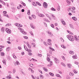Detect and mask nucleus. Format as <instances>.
Returning <instances> with one entry per match:
<instances>
[{"label":"nucleus","instance_id":"3","mask_svg":"<svg viewBox=\"0 0 79 79\" xmlns=\"http://www.w3.org/2000/svg\"><path fill=\"white\" fill-rule=\"evenodd\" d=\"M54 60L56 63H58L60 62V60H59L57 59V58H55Z\"/></svg>","mask_w":79,"mask_h":79},{"label":"nucleus","instance_id":"56","mask_svg":"<svg viewBox=\"0 0 79 79\" xmlns=\"http://www.w3.org/2000/svg\"><path fill=\"white\" fill-rule=\"evenodd\" d=\"M22 12H24V9H23L21 10Z\"/></svg>","mask_w":79,"mask_h":79},{"label":"nucleus","instance_id":"63","mask_svg":"<svg viewBox=\"0 0 79 79\" xmlns=\"http://www.w3.org/2000/svg\"><path fill=\"white\" fill-rule=\"evenodd\" d=\"M7 43H8V44H10V41H7Z\"/></svg>","mask_w":79,"mask_h":79},{"label":"nucleus","instance_id":"37","mask_svg":"<svg viewBox=\"0 0 79 79\" xmlns=\"http://www.w3.org/2000/svg\"><path fill=\"white\" fill-rule=\"evenodd\" d=\"M58 8H57V10H58V11H60V6H59L58 7Z\"/></svg>","mask_w":79,"mask_h":79},{"label":"nucleus","instance_id":"47","mask_svg":"<svg viewBox=\"0 0 79 79\" xmlns=\"http://www.w3.org/2000/svg\"><path fill=\"white\" fill-rule=\"evenodd\" d=\"M47 58H48L47 60H48V61H50V59L48 57H47Z\"/></svg>","mask_w":79,"mask_h":79},{"label":"nucleus","instance_id":"25","mask_svg":"<svg viewBox=\"0 0 79 79\" xmlns=\"http://www.w3.org/2000/svg\"><path fill=\"white\" fill-rule=\"evenodd\" d=\"M66 2L69 4H71V2L68 1V0H66Z\"/></svg>","mask_w":79,"mask_h":79},{"label":"nucleus","instance_id":"23","mask_svg":"<svg viewBox=\"0 0 79 79\" xmlns=\"http://www.w3.org/2000/svg\"><path fill=\"white\" fill-rule=\"evenodd\" d=\"M51 10L52 11H56V9H55L54 8L52 7L51 8Z\"/></svg>","mask_w":79,"mask_h":79},{"label":"nucleus","instance_id":"11","mask_svg":"<svg viewBox=\"0 0 79 79\" xmlns=\"http://www.w3.org/2000/svg\"><path fill=\"white\" fill-rule=\"evenodd\" d=\"M6 51H10V47H7V48L6 49Z\"/></svg>","mask_w":79,"mask_h":79},{"label":"nucleus","instance_id":"48","mask_svg":"<svg viewBox=\"0 0 79 79\" xmlns=\"http://www.w3.org/2000/svg\"><path fill=\"white\" fill-rule=\"evenodd\" d=\"M8 28H6L5 31H6V32H7V31H8Z\"/></svg>","mask_w":79,"mask_h":79},{"label":"nucleus","instance_id":"41","mask_svg":"<svg viewBox=\"0 0 79 79\" xmlns=\"http://www.w3.org/2000/svg\"><path fill=\"white\" fill-rule=\"evenodd\" d=\"M9 79H10L11 78V74H9L8 76Z\"/></svg>","mask_w":79,"mask_h":79},{"label":"nucleus","instance_id":"6","mask_svg":"<svg viewBox=\"0 0 79 79\" xmlns=\"http://www.w3.org/2000/svg\"><path fill=\"white\" fill-rule=\"evenodd\" d=\"M7 32L8 34H10L11 32V30L8 29V30L7 31Z\"/></svg>","mask_w":79,"mask_h":79},{"label":"nucleus","instance_id":"31","mask_svg":"<svg viewBox=\"0 0 79 79\" xmlns=\"http://www.w3.org/2000/svg\"><path fill=\"white\" fill-rule=\"evenodd\" d=\"M73 59H76V56H73Z\"/></svg>","mask_w":79,"mask_h":79},{"label":"nucleus","instance_id":"13","mask_svg":"<svg viewBox=\"0 0 79 79\" xmlns=\"http://www.w3.org/2000/svg\"><path fill=\"white\" fill-rule=\"evenodd\" d=\"M67 66L69 68H71V64H68L67 65Z\"/></svg>","mask_w":79,"mask_h":79},{"label":"nucleus","instance_id":"60","mask_svg":"<svg viewBox=\"0 0 79 79\" xmlns=\"http://www.w3.org/2000/svg\"><path fill=\"white\" fill-rule=\"evenodd\" d=\"M52 61H50V65H52Z\"/></svg>","mask_w":79,"mask_h":79},{"label":"nucleus","instance_id":"16","mask_svg":"<svg viewBox=\"0 0 79 79\" xmlns=\"http://www.w3.org/2000/svg\"><path fill=\"white\" fill-rule=\"evenodd\" d=\"M74 52H73V51H70L69 52V53L70 54H74Z\"/></svg>","mask_w":79,"mask_h":79},{"label":"nucleus","instance_id":"50","mask_svg":"<svg viewBox=\"0 0 79 79\" xmlns=\"http://www.w3.org/2000/svg\"><path fill=\"white\" fill-rule=\"evenodd\" d=\"M31 50L29 49V50H28V51H27V52H31Z\"/></svg>","mask_w":79,"mask_h":79},{"label":"nucleus","instance_id":"59","mask_svg":"<svg viewBox=\"0 0 79 79\" xmlns=\"http://www.w3.org/2000/svg\"><path fill=\"white\" fill-rule=\"evenodd\" d=\"M8 60L9 61H10V57H8Z\"/></svg>","mask_w":79,"mask_h":79},{"label":"nucleus","instance_id":"26","mask_svg":"<svg viewBox=\"0 0 79 79\" xmlns=\"http://www.w3.org/2000/svg\"><path fill=\"white\" fill-rule=\"evenodd\" d=\"M2 62L4 64H6V61L5 60H2Z\"/></svg>","mask_w":79,"mask_h":79},{"label":"nucleus","instance_id":"58","mask_svg":"<svg viewBox=\"0 0 79 79\" xmlns=\"http://www.w3.org/2000/svg\"><path fill=\"white\" fill-rule=\"evenodd\" d=\"M19 6L21 7V8H23V6L19 4Z\"/></svg>","mask_w":79,"mask_h":79},{"label":"nucleus","instance_id":"49","mask_svg":"<svg viewBox=\"0 0 79 79\" xmlns=\"http://www.w3.org/2000/svg\"><path fill=\"white\" fill-rule=\"evenodd\" d=\"M3 14H5H5H6V11H4L3 12Z\"/></svg>","mask_w":79,"mask_h":79},{"label":"nucleus","instance_id":"53","mask_svg":"<svg viewBox=\"0 0 79 79\" xmlns=\"http://www.w3.org/2000/svg\"><path fill=\"white\" fill-rule=\"evenodd\" d=\"M18 48L19 50H21V47H18Z\"/></svg>","mask_w":79,"mask_h":79},{"label":"nucleus","instance_id":"20","mask_svg":"<svg viewBox=\"0 0 79 79\" xmlns=\"http://www.w3.org/2000/svg\"><path fill=\"white\" fill-rule=\"evenodd\" d=\"M43 69H44L45 71H46V72H47V71H48V69H46L44 67L43 68Z\"/></svg>","mask_w":79,"mask_h":79},{"label":"nucleus","instance_id":"54","mask_svg":"<svg viewBox=\"0 0 79 79\" xmlns=\"http://www.w3.org/2000/svg\"><path fill=\"white\" fill-rule=\"evenodd\" d=\"M75 64H79V63L77 62H75Z\"/></svg>","mask_w":79,"mask_h":79},{"label":"nucleus","instance_id":"32","mask_svg":"<svg viewBox=\"0 0 79 79\" xmlns=\"http://www.w3.org/2000/svg\"><path fill=\"white\" fill-rule=\"evenodd\" d=\"M69 75H70V76H73V75H74V74L73 73H69Z\"/></svg>","mask_w":79,"mask_h":79},{"label":"nucleus","instance_id":"44","mask_svg":"<svg viewBox=\"0 0 79 79\" xmlns=\"http://www.w3.org/2000/svg\"><path fill=\"white\" fill-rule=\"evenodd\" d=\"M23 37L24 39H27L28 38V37H27V36H23Z\"/></svg>","mask_w":79,"mask_h":79},{"label":"nucleus","instance_id":"57","mask_svg":"<svg viewBox=\"0 0 79 79\" xmlns=\"http://www.w3.org/2000/svg\"><path fill=\"white\" fill-rule=\"evenodd\" d=\"M39 72L41 73V74H42V71L39 70Z\"/></svg>","mask_w":79,"mask_h":79},{"label":"nucleus","instance_id":"34","mask_svg":"<svg viewBox=\"0 0 79 79\" xmlns=\"http://www.w3.org/2000/svg\"><path fill=\"white\" fill-rule=\"evenodd\" d=\"M28 55H30V56H32V53H28Z\"/></svg>","mask_w":79,"mask_h":79},{"label":"nucleus","instance_id":"40","mask_svg":"<svg viewBox=\"0 0 79 79\" xmlns=\"http://www.w3.org/2000/svg\"><path fill=\"white\" fill-rule=\"evenodd\" d=\"M30 33L31 34V35H34V34H33V33L32 31L30 32Z\"/></svg>","mask_w":79,"mask_h":79},{"label":"nucleus","instance_id":"12","mask_svg":"<svg viewBox=\"0 0 79 79\" xmlns=\"http://www.w3.org/2000/svg\"><path fill=\"white\" fill-rule=\"evenodd\" d=\"M16 64H17V65H18V64H19V62L18 60L16 61V63L15 64V66H16Z\"/></svg>","mask_w":79,"mask_h":79},{"label":"nucleus","instance_id":"61","mask_svg":"<svg viewBox=\"0 0 79 79\" xmlns=\"http://www.w3.org/2000/svg\"><path fill=\"white\" fill-rule=\"evenodd\" d=\"M0 21H1V22H3V20H2V19H1V18H0Z\"/></svg>","mask_w":79,"mask_h":79},{"label":"nucleus","instance_id":"29","mask_svg":"<svg viewBox=\"0 0 79 79\" xmlns=\"http://www.w3.org/2000/svg\"><path fill=\"white\" fill-rule=\"evenodd\" d=\"M62 23L63 25H66V23L64 21H62Z\"/></svg>","mask_w":79,"mask_h":79},{"label":"nucleus","instance_id":"33","mask_svg":"<svg viewBox=\"0 0 79 79\" xmlns=\"http://www.w3.org/2000/svg\"><path fill=\"white\" fill-rule=\"evenodd\" d=\"M33 6H37V4H35V2H33Z\"/></svg>","mask_w":79,"mask_h":79},{"label":"nucleus","instance_id":"2","mask_svg":"<svg viewBox=\"0 0 79 79\" xmlns=\"http://www.w3.org/2000/svg\"><path fill=\"white\" fill-rule=\"evenodd\" d=\"M43 6L44 8H46L47 7V6H48V4L46 2H44L43 4Z\"/></svg>","mask_w":79,"mask_h":79},{"label":"nucleus","instance_id":"36","mask_svg":"<svg viewBox=\"0 0 79 79\" xmlns=\"http://www.w3.org/2000/svg\"><path fill=\"white\" fill-rule=\"evenodd\" d=\"M28 47L29 48H31V45H29V44H28Z\"/></svg>","mask_w":79,"mask_h":79},{"label":"nucleus","instance_id":"62","mask_svg":"<svg viewBox=\"0 0 79 79\" xmlns=\"http://www.w3.org/2000/svg\"><path fill=\"white\" fill-rule=\"evenodd\" d=\"M39 56H42V54H39L38 55Z\"/></svg>","mask_w":79,"mask_h":79},{"label":"nucleus","instance_id":"14","mask_svg":"<svg viewBox=\"0 0 79 79\" xmlns=\"http://www.w3.org/2000/svg\"><path fill=\"white\" fill-rule=\"evenodd\" d=\"M13 57L14 58H15V59H16L17 57H16V56L15 55V53H13Z\"/></svg>","mask_w":79,"mask_h":79},{"label":"nucleus","instance_id":"9","mask_svg":"<svg viewBox=\"0 0 79 79\" xmlns=\"http://www.w3.org/2000/svg\"><path fill=\"white\" fill-rule=\"evenodd\" d=\"M39 16L40 17H44V15L41 14H39Z\"/></svg>","mask_w":79,"mask_h":79},{"label":"nucleus","instance_id":"24","mask_svg":"<svg viewBox=\"0 0 79 79\" xmlns=\"http://www.w3.org/2000/svg\"><path fill=\"white\" fill-rule=\"evenodd\" d=\"M36 4L38 5H39V6H41V4H40V3L38 2H36Z\"/></svg>","mask_w":79,"mask_h":79},{"label":"nucleus","instance_id":"39","mask_svg":"<svg viewBox=\"0 0 79 79\" xmlns=\"http://www.w3.org/2000/svg\"><path fill=\"white\" fill-rule=\"evenodd\" d=\"M31 16L34 19H35V16L34 15H32Z\"/></svg>","mask_w":79,"mask_h":79},{"label":"nucleus","instance_id":"7","mask_svg":"<svg viewBox=\"0 0 79 79\" xmlns=\"http://www.w3.org/2000/svg\"><path fill=\"white\" fill-rule=\"evenodd\" d=\"M72 19L74 20V21H76V20H77V18L75 17H72Z\"/></svg>","mask_w":79,"mask_h":79},{"label":"nucleus","instance_id":"30","mask_svg":"<svg viewBox=\"0 0 79 79\" xmlns=\"http://www.w3.org/2000/svg\"><path fill=\"white\" fill-rule=\"evenodd\" d=\"M35 44H33V43L32 44V47H35Z\"/></svg>","mask_w":79,"mask_h":79},{"label":"nucleus","instance_id":"1","mask_svg":"<svg viewBox=\"0 0 79 79\" xmlns=\"http://www.w3.org/2000/svg\"><path fill=\"white\" fill-rule=\"evenodd\" d=\"M67 37L68 39L69 40H70V41H74V37L72 35H67Z\"/></svg>","mask_w":79,"mask_h":79},{"label":"nucleus","instance_id":"27","mask_svg":"<svg viewBox=\"0 0 79 79\" xmlns=\"http://www.w3.org/2000/svg\"><path fill=\"white\" fill-rule=\"evenodd\" d=\"M1 55H2V56H4V55H5V53L4 52H1Z\"/></svg>","mask_w":79,"mask_h":79},{"label":"nucleus","instance_id":"8","mask_svg":"<svg viewBox=\"0 0 79 79\" xmlns=\"http://www.w3.org/2000/svg\"><path fill=\"white\" fill-rule=\"evenodd\" d=\"M56 77H60V78H61L62 77H61L60 75H59V74H56Z\"/></svg>","mask_w":79,"mask_h":79},{"label":"nucleus","instance_id":"19","mask_svg":"<svg viewBox=\"0 0 79 79\" xmlns=\"http://www.w3.org/2000/svg\"><path fill=\"white\" fill-rule=\"evenodd\" d=\"M1 31H2V32H3L4 31H5V28L3 27H2V28L1 29Z\"/></svg>","mask_w":79,"mask_h":79},{"label":"nucleus","instance_id":"64","mask_svg":"<svg viewBox=\"0 0 79 79\" xmlns=\"http://www.w3.org/2000/svg\"><path fill=\"white\" fill-rule=\"evenodd\" d=\"M72 10H74V9H75V8H74V7H72Z\"/></svg>","mask_w":79,"mask_h":79},{"label":"nucleus","instance_id":"45","mask_svg":"<svg viewBox=\"0 0 79 79\" xmlns=\"http://www.w3.org/2000/svg\"><path fill=\"white\" fill-rule=\"evenodd\" d=\"M66 77L67 79H70V77H69L68 76H67Z\"/></svg>","mask_w":79,"mask_h":79},{"label":"nucleus","instance_id":"51","mask_svg":"<svg viewBox=\"0 0 79 79\" xmlns=\"http://www.w3.org/2000/svg\"><path fill=\"white\" fill-rule=\"evenodd\" d=\"M44 24L45 26H46V27H47V23H44Z\"/></svg>","mask_w":79,"mask_h":79},{"label":"nucleus","instance_id":"28","mask_svg":"<svg viewBox=\"0 0 79 79\" xmlns=\"http://www.w3.org/2000/svg\"><path fill=\"white\" fill-rule=\"evenodd\" d=\"M49 48H50L51 50H52V51H55V49L52 48H51V47H49Z\"/></svg>","mask_w":79,"mask_h":79},{"label":"nucleus","instance_id":"22","mask_svg":"<svg viewBox=\"0 0 79 79\" xmlns=\"http://www.w3.org/2000/svg\"><path fill=\"white\" fill-rule=\"evenodd\" d=\"M21 3L22 4V5H23V6H26V4L24 2H21Z\"/></svg>","mask_w":79,"mask_h":79},{"label":"nucleus","instance_id":"52","mask_svg":"<svg viewBox=\"0 0 79 79\" xmlns=\"http://www.w3.org/2000/svg\"><path fill=\"white\" fill-rule=\"evenodd\" d=\"M19 27H22L23 26V25H21L19 23Z\"/></svg>","mask_w":79,"mask_h":79},{"label":"nucleus","instance_id":"10","mask_svg":"<svg viewBox=\"0 0 79 79\" xmlns=\"http://www.w3.org/2000/svg\"><path fill=\"white\" fill-rule=\"evenodd\" d=\"M25 46H26V45H24V49L25 50H26V51H28L27 48V47H26V48H25Z\"/></svg>","mask_w":79,"mask_h":79},{"label":"nucleus","instance_id":"35","mask_svg":"<svg viewBox=\"0 0 79 79\" xmlns=\"http://www.w3.org/2000/svg\"><path fill=\"white\" fill-rule=\"evenodd\" d=\"M51 26L52 27V28H54V25L53 24H51Z\"/></svg>","mask_w":79,"mask_h":79},{"label":"nucleus","instance_id":"46","mask_svg":"<svg viewBox=\"0 0 79 79\" xmlns=\"http://www.w3.org/2000/svg\"><path fill=\"white\" fill-rule=\"evenodd\" d=\"M48 42H52V40H51L49 39L48 40Z\"/></svg>","mask_w":79,"mask_h":79},{"label":"nucleus","instance_id":"38","mask_svg":"<svg viewBox=\"0 0 79 79\" xmlns=\"http://www.w3.org/2000/svg\"><path fill=\"white\" fill-rule=\"evenodd\" d=\"M70 27H71L72 28H73V26L71 24H69Z\"/></svg>","mask_w":79,"mask_h":79},{"label":"nucleus","instance_id":"21","mask_svg":"<svg viewBox=\"0 0 79 79\" xmlns=\"http://www.w3.org/2000/svg\"><path fill=\"white\" fill-rule=\"evenodd\" d=\"M27 13V15H30V14L31 13L30 12V10H28Z\"/></svg>","mask_w":79,"mask_h":79},{"label":"nucleus","instance_id":"4","mask_svg":"<svg viewBox=\"0 0 79 79\" xmlns=\"http://www.w3.org/2000/svg\"><path fill=\"white\" fill-rule=\"evenodd\" d=\"M74 39L75 40H76V41H77V42L79 41V39H78V38H77V36L75 35L74 37Z\"/></svg>","mask_w":79,"mask_h":79},{"label":"nucleus","instance_id":"55","mask_svg":"<svg viewBox=\"0 0 79 79\" xmlns=\"http://www.w3.org/2000/svg\"><path fill=\"white\" fill-rule=\"evenodd\" d=\"M69 15L70 16H71L72 15V14L71 13H69Z\"/></svg>","mask_w":79,"mask_h":79},{"label":"nucleus","instance_id":"5","mask_svg":"<svg viewBox=\"0 0 79 79\" xmlns=\"http://www.w3.org/2000/svg\"><path fill=\"white\" fill-rule=\"evenodd\" d=\"M48 34L49 35V36H50V37H52V36H53V34H52V33L50 32H48Z\"/></svg>","mask_w":79,"mask_h":79},{"label":"nucleus","instance_id":"18","mask_svg":"<svg viewBox=\"0 0 79 79\" xmlns=\"http://www.w3.org/2000/svg\"><path fill=\"white\" fill-rule=\"evenodd\" d=\"M21 32L22 33H23V34H25V35L26 34V32L24 31H22Z\"/></svg>","mask_w":79,"mask_h":79},{"label":"nucleus","instance_id":"15","mask_svg":"<svg viewBox=\"0 0 79 79\" xmlns=\"http://www.w3.org/2000/svg\"><path fill=\"white\" fill-rule=\"evenodd\" d=\"M49 74L51 76H53L54 74L53 73L50 72L49 73Z\"/></svg>","mask_w":79,"mask_h":79},{"label":"nucleus","instance_id":"43","mask_svg":"<svg viewBox=\"0 0 79 79\" xmlns=\"http://www.w3.org/2000/svg\"><path fill=\"white\" fill-rule=\"evenodd\" d=\"M13 73H16V70L15 69H14L13 70Z\"/></svg>","mask_w":79,"mask_h":79},{"label":"nucleus","instance_id":"42","mask_svg":"<svg viewBox=\"0 0 79 79\" xmlns=\"http://www.w3.org/2000/svg\"><path fill=\"white\" fill-rule=\"evenodd\" d=\"M48 44L49 45H52V44L51 43L49 42H48Z\"/></svg>","mask_w":79,"mask_h":79},{"label":"nucleus","instance_id":"17","mask_svg":"<svg viewBox=\"0 0 79 79\" xmlns=\"http://www.w3.org/2000/svg\"><path fill=\"white\" fill-rule=\"evenodd\" d=\"M30 26L33 29H34V25L33 24H31Z\"/></svg>","mask_w":79,"mask_h":79}]
</instances>
